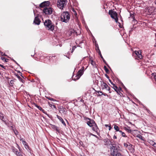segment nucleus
<instances>
[{"label":"nucleus","mask_w":156,"mask_h":156,"mask_svg":"<svg viewBox=\"0 0 156 156\" xmlns=\"http://www.w3.org/2000/svg\"><path fill=\"white\" fill-rule=\"evenodd\" d=\"M104 141L105 145L111 144L112 145L110 149L112 156H123L122 155L120 152L118 151V148L115 146H114L113 144V140L112 139L110 140L107 138L105 139Z\"/></svg>","instance_id":"nucleus-1"},{"label":"nucleus","mask_w":156,"mask_h":156,"mask_svg":"<svg viewBox=\"0 0 156 156\" xmlns=\"http://www.w3.org/2000/svg\"><path fill=\"white\" fill-rule=\"evenodd\" d=\"M70 19V15L69 12L64 11L61 16V21L66 23L68 22Z\"/></svg>","instance_id":"nucleus-2"},{"label":"nucleus","mask_w":156,"mask_h":156,"mask_svg":"<svg viewBox=\"0 0 156 156\" xmlns=\"http://www.w3.org/2000/svg\"><path fill=\"white\" fill-rule=\"evenodd\" d=\"M101 86L100 89L102 90L104 92L106 93H110L111 91L110 90V87L105 82H101Z\"/></svg>","instance_id":"nucleus-3"},{"label":"nucleus","mask_w":156,"mask_h":156,"mask_svg":"<svg viewBox=\"0 0 156 156\" xmlns=\"http://www.w3.org/2000/svg\"><path fill=\"white\" fill-rule=\"evenodd\" d=\"M44 25L47 29L53 31L54 29L55 26L52 24L51 21L49 20H45L44 22Z\"/></svg>","instance_id":"nucleus-4"},{"label":"nucleus","mask_w":156,"mask_h":156,"mask_svg":"<svg viewBox=\"0 0 156 156\" xmlns=\"http://www.w3.org/2000/svg\"><path fill=\"white\" fill-rule=\"evenodd\" d=\"M67 0H58L57 2L58 7L60 9H62L67 4Z\"/></svg>","instance_id":"nucleus-5"},{"label":"nucleus","mask_w":156,"mask_h":156,"mask_svg":"<svg viewBox=\"0 0 156 156\" xmlns=\"http://www.w3.org/2000/svg\"><path fill=\"white\" fill-rule=\"evenodd\" d=\"M108 13L110 15L111 18L114 19L115 22L117 23L118 21V19L117 17V12L111 9L109 10Z\"/></svg>","instance_id":"nucleus-6"},{"label":"nucleus","mask_w":156,"mask_h":156,"mask_svg":"<svg viewBox=\"0 0 156 156\" xmlns=\"http://www.w3.org/2000/svg\"><path fill=\"white\" fill-rule=\"evenodd\" d=\"M85 119L86 121L87 125L90 127L93 126L95 124V122L93 119L87 117H85Z\"/></svg>","instance_id":"nucleus-7"},{"label":"nucleus","mask_w":156,"mask_h":156,"mask_svg":"<svg viewBox=\"0 0 156 156\" xmlns=\"http://www.w3.org/2000/svg\"><path fill=\"white\" fill-rule=\"evenodd\" d=\"M53 11V9L51 7H45L43 10V12L46 15H50L51 14Z\"/></svg>","instance_id":"nucleus-8"},{"label":"nucleus","mask_w":156,"mask_h":156,"mask_svg":"<svg viewBox=\"0 0 156 156\" xmlns=\"http://www.w3.org/2000/svg\"><path fill=\"white\" fill-rule=\"evenodd\" d=\"M112 87L114 89L115 91L118 94L120 95L121 96V95H123L122 93H121V92L122 91V88L119 87H118L115 84H113V86Z\"/></svg>","instance_id":"nucleus-9"},{"label":"nucleus","mask_w":156,"mask_h":156,"mask_svg":"<svg viewBox=\"0 0 156 156\" xmlns=\"http://www.w3.org/2000/svg\"><path fill=\"white\" fill-rule=\"evenodd\" d=\"M84 67L83 66L82 68L79 70L76 74V77H77V78H80L83 74L84 71Z\"/></svg>","instance_id":"nucleus-10"},{"label":"nucleus","mask_w":156,"mask_h":156,"mask_svg":"<svg viewBox=\"0 0 156 156\" xmlns=\"http://www.w3.org/2000/svg\"><path fill=\"white\" fill-rule=\"evenodd\" d=\"M34 105L39 110L42 111L44 113L46 114V115H47L49 116V114H47L46 112L44 111V109H43L41 107L38 105L37 104L35 103L34 104Z\"/></svg>","instance_id":"nucleus-11"},{"label":"nucleus","mask_w":156,"mask_h":156,"mask_svg":"<svg viewBox=\"0 0 156 156\" xmlns=\"http://www.w3.org/2000/svg\"><path fill=\"white\" fill-rule=\"evenodd\" d=\"M50 2L49 1H45L40 4L39 6L41 8H42L46 6L49 5Z\"/></svg>","instance_id":"nucleus-12"},{"label":"nucleus","mask_w":156,"mask_h":156,"mask_svg":"<svg viewBox=\"0 0 156 156\" xmlns=\"http://www.w3.org/2000/svg\"><path fill=\"white\" fill-rule=\"evenodd\" d=\"M41 22V20L37 16L35 17L34 21V23L35 24L39 25L40 24Z\"/></svg>","instance_id":"nucleus-13"},{"label":"nucleus","mask_w":156,"mask_h":156,"mask_svg":"<svg viewBox=\"0 0 156 156\" xmlns=\"http://www.w3.org/2000/svg\"><path fill=\"white\" fill-rule=\"evenodd\" d=\"M51 126L52 129L56 130L58 133H60V131L58 127H57L55 125L52 124L51 125Z\"/></svg>","instance_id":"nucleus-14"},{"label":"nucleus","mask_w":156,"mask_h":156,"mask_svg":"<svg viewBox=\"0 0 156 156\" xmlns=\"http://www.w3.org/2000/svg\"><path fill=\"white\" fill-rule=\"evenodd\" d=\"M98 50L99 51L98 54L100 55L101 58L102 59V60H103V62L107 65V66H108V67H109V66L107 63L106 61L104 59V58H103V56H102L101 53V52L100 51V50L99 49V47H98Z\"/></svg>","instance_id":"nucleus-15"},{"label":"nucleus","mask_w":156,"mask_h":156,"mask_svg":"<svg viewBox=\"0 0 156 156\" xmlns=\"http://www.w3.org/2000/svg\"><path fill=\"white\" fill-rule=\"evenodd\" d=\"M135 53L137 56H138V57L139 58L141 59L142 58L143 56L141 54V52H140L139 51H135Z\"/></svg>","instance_id":"nucleus-16"},{"label":"nucleus","mask_w":156,"mask_h":156,"mask_svg":"<svg viewBox=\"0 0 156 156\" xmlns=\"http://www.w3.org/2000/svg\"><path fill=\"white\" fill-rule=\"evenodd\" d=\"M57 117L58 119L60 120V121L62 123L63 125H64L65 126H66V124L65 122L63 120V119L61 117L58 116V115H57Z\"/></svg>","instance_id":"nucleus-17"},{"label":"nucleus","mask_w":156,"mask_h":156,"mask_svg":"<svg viewBox=\"0 0 156 156\" xmlns=\"http://www.w3.org/2000/svg\"><path fill=\"white\" fill-rule=\"evenodd\" d=\"M3 121L5 123V125L9 126L10 125H12V122L11 121H9V122L6 121L5 120H3Z\"/></svg>","instance_id":"nucleus-18"},{"label":"nucleus","mask_w":156,"mask_h":156,"mask_svg":"<svg viewBox=\"0 0 156 156\" xmlns=\"http://www.w3.org/2000/svg\"><path fill=\"white\" fill-rule=\"evenodd\" d=\"M20 141H22V142L23 143V144L24 145H25V146L26 147H28L29 146H28L27 144V143L26 142V141L25 140H23V139L22 138H21V136H20Z\"/></svg>","instance_id":"nucleus-19"},{"label":"nucleus","mask_w":156,"mask_h":156,"mask_svg":"<svg viewBox=\"0 0 156 156\" xmlns=\"http://www.w3.org/2000/svg\"><path fill=\"white\" fill-rule=\"evenodd\" d=\"M133 146L130 143H129L128 146L127 148L129 150L133 151Z\"/></svg>","instance_id":"nucleus-20"},{"label":"nucleus","mask_w":156,"mask_h":156,"mask_svg":"<svg viewBox=\"0 0 156 156\" xmlns=\"http://www.w3.org/2000/svg\"><path fill=\"white\" fill-rule=\"evenodd\" d=\"M92 127H93L92 128V129L93 131H97L98 128L96 123H95V124H94V126H93Z\"/></svg>","instance_id":"nucleus-21"},{"label":"nucleus","mask_w":156,"mask_h":156,"mask_svg":"<svg viewBox=\"0 0 156 156\" xmlns=\"http://www.w3.org/2000/svg\"><path fill=\"white\" fill-rule=\"evenodd\" d=\"M114 80L117 83H118L120 84L122 86H124L123 84L119 79H114Z\"/></svg>","instance_id":"nucleus-22"},{"label":"nucleus","mask_w":156,"mask_h":156,"mask_svg":"<svg viewBox=\"0 0 156 156\" xmlns=\"http://www.w3.org/2000/svg\"><path fill=\"white\" fill-rule=\"evenodd\" d=\"M60 111L65 114H66L67 112L66 109L65 108H60Z\"/></svg>","instance_id":"nucleus-23"},{"label":"nucleus","mask_w":156,"mask_h":156,"mask_svg":"<svg viewBox=\"0 0 156 156\" xmlns=\"http://www.w3.org/2000/svg\"><path fill=\"white\" fill-rule=\"evenodd\" d=\"M97 92L98 93H101V94H99V96H100L102 95H103L105 96H108L107 94L106 93H104V92H103L101 91H97Z\"/></svg>","instance_id":"nucleus-24"},{"label":"nucleus","mask_w":156,"mask_h":156,"mask_svg":"<svg viewBox=\"0 0 156 156\" xmlns=\"http://www.w3.org/2000/svg\"><path fill=\"white\" fill-rule=\"evenodd\" d=\"M101 79V80L100 81H98V80H95V84L97 85L98 86H99L100 85L101 86V83L100 82H103V81H102V79Z\"/></svg>","instance_id":"nucleus-25"},{"label":"nucleus","mask_w":156,"mask_h":156,"mask_svg":"<svg viewBox=\"0 0 156 156\" xmlns=\"http://www.w3.org/2000/svg\"><path fill=\"white\" fill-rule=\"evenodd\" d=\"M136 137H137L139 138L140 139H141V140H143L144 141H145V140H144V138L143 136H141V135H140V134H138L136 136Z\"/></svg>","instance_id":"nucleus-26"},{"label":"nucleus","mask_w":156,"mask_h":156,"mask_svg":"<svg viewBox=\"0 0 156 156\" xmlns=\"http://www.w3.org/2000/svg\"><path fill=\"white\" fill-rule=\"evenodd\" d=\"M12 150L16 155L18 153H19L18 150L14 147H13Z\"/></svg>","instance_id":"nucleus-27"},{"label":"nucleus","mask_w":156,"mask_h":156,"mask_svg":"<svg viewBox=\"0 0 156 156\" xmlns=\"http://www.w3.org/2000/svg\"><path fill=\"white\" fill-rule=\"evenodd\" d=\"M114 128L116 131H119V127L116 125H115Z\"/></svg>","instance_id":"nucleus-28"},{"label":"nucleus","mask_w":156,"mask_h":156,"mask_svg":"<svg viewBox=\"0 0 156 156\" xmlns=\"http://www.w3.org/2000/svg\"><path fill=\"white\" fill-rule=\"evenodd\" d=\"M14 80H11L9 83V85L11 86H13L14 84Z\"/></svg>","instance_id":"nucleus-29"},{"label":"nucleus","mask_w":156,"mask_h":156,"mask_svg":"<svg viewBox=\"0 0 156 156\" xmlns=\"http://www.w3.org/2000/svg\"><path fill=\"white\" fill-rule=\"evenodd\" d=\"M129 143V142H128L127 143H124L123 145L126 148H127L128 146Z\"/></svg>","instance_id":"nucleus-30"},{"label":"nucleus","mask_w":156,"mask_h":156,"mask_svg":"<svg viewBox=\"0 0 156 156\" xmlns=\"http://www.w3.org/2000/svg\"><path fill=\"white\" fill-rule=\"evenodd\" d=\"M104 69L106 72L107 73H108L109 72V70L105 66H104Z\"/></svg>","instance_id":"nucleus-31"},{"label":"nucleus","mask_w":156,"mask_h":156,"mask_svg":"<svg viewBox=\"0 0 156 156\" xmlns=\"http://www.w3.org/2000/svg\"><path fill=\"white\" fill-rule=\"evenodd\" d=\"M91 64L93 66L95 65V63L93 60H91L90 62Z\"/></svg>","instance_id":"nucleus-32"},{"label":"nucleus","mask_w":156,"mask_h":156,"mask_svg":"<svg viewBox=\"0 0 156 156\" xmlns=\"http://www.w3.org/2000/svg\"><path fill=\"white\" fill-rule=\"evenodd\" d=\"M28 79V80L30 81V82H35V81L34 79Z\"/></svg>","instance_id":"nucleus-33"},{"label":"nucleus","mask_w":156,"mask_h":156,"mask_svg":"<svg viewBox=\"0 0 156 156\" xmlns=\"http://www.w3.org/2000/svg\"><path fill=\"white\" fill-rule=\"evenodd\" d=\"M151 75L152 76V77H153V78H155L156 77V73H152Z\"/></svg>","instance_id":"nucleus-34"},{"label":"nucleus","mask_w":156,"mask_h":156,"mask_svg":"<svg viewBox=\"0 0 156 156\" xmlns=\"http://www.w3.org/2000/svg\"><path fill=\"white\" fill-rule=\"evenodd\" d=\"M130 16L133 19V20H135V21H136V22H137V21L135 19V17H134V15L133 14H130Z\"/></svg>","instance_id":"nucleus-35"},{"label":"nucleus","mask_w":156,"mask_h":156,"mask_svg":"<svg viewBox=\"0 0 156 156\" xmlns=\"http://www.w3.org/2000/svg\"><path fill=\"white\" fill-rule=\"evenodd\" d=\"M121 134H122V135L123 137H127V136L126 135V134L122 132L121 133Z\"/></svg>","instance_id":"nucleus-36"},{"label":"nucleus","mask_w":156,"mask_h":156,"mask_svg":"<svg viewBox=\"0 0 156 156\" xmlns=\"http://www.w3.org/2000/svg\"><path fill=\"white\" fill-rule=\"evenodd\" d=\"M76 48V47L75 46L73 47L71 51V53H72L74 51V50Z\"/></svg>","instance_id":"nucleus-37"},{"label":"nucleus","mask_w":156,"mask_h":156,"mask_svg":"<svg viewBox=\"0 0 156 156\" xmlns=\"http://www.w3.org/2000/svg\"><path fill=\"white\" fill-rule=\"evenodd\" d=\"M149 143H150V144L151 145H152V146L153 145L154 143H155V142L152 140L150 141L149 142Z\"/></svg>","instance_id":"nucleus-38"},{"label":"nucleus","mask_w":156,"mask_h":156,"mask_svg":"<svg viewBox=\"0 0 156 156\" xmlns=\"http://www.w3.org/2000/svg\"><path fill=\"white\" fill-rule=\"evenodd\" d=\"M126 132L128 133H131L132 130L130 129H128Z\"/></svg>","instance_id":"nucleus-39"},{"label":"nucleus","mask_w":156,"mask_h":156,"mask_svg":"<svg viewBox=\"0 0 156 156\" xmlns=\"http://www.w3.org/2000/svg\"><path fill=\"white\" fill-rule=\"evenodd\" d=\"M19 75H20L23 77V78H24V77L23 76L22 74L19 71Z\"/></svg>","instance_id":"nucleus-40"},{"label":"nucleus","mask_w":156,"mask_h":156,"mask_svg":"<svg viewBox=\"0 0 156 156\" xmlns=\"http://www.w3.org/2000/svg\"><path fill=\"white\" fill-rule=\"evenodd\" d=\"M133 28H132L129 31V34H130V33L131 34V32L133 31Z\"/></svg>","instance_id":"nucleus-41"},{"label":"nucleus","mask_w":156,"mask_h":156,"mask_svg":"<svg viewBox=\"0 0 156 156\" xmlns=\"http://www.w3.org/2000/svg\"><path fill=\"white\" fill-rule=\"evenodd\" d=\"M67 54L68 55V56H67V55H66V57H67L68 58H70L68 56L69 55H70V53L69 52V51H68L67 53Z\"/></svg>","instance_id":"nucleus-42"},{"label":"nucleus","mask_w":156,"mask_h":156,"mask_svg":"<svg viewBox=\"0 0 156 156\" xmlns=\"http://www.w3.org/2000/svg\"><path fill=\"white\" fill-rule=\"evenodd\" d=\"M20 81H21L22 83H23L24 82V80L23 79H19Z\"/></svg>","instance_id":"nucleus-43"},{"label":"nucleus","mask_w":156,"mask_h":156,"mask_svg":"<svg viewBox=\"0 0 156 156\" xmlns=\"http://www.w3.org/2000/svg\"><path fill=\"white\" fill-rule=\"evenodd\" d=\"M3 116V114L0 112V119Z\"/></svg>","instance_id":"nucleus-44"},{"label":"nucleus","mask_w":156,"mask_h":156,"mask_svg":"<svg viewBox=\"0 0 156 156\" xmlns=\"http://www.w3.org/2000/svg\"><path fill=\"white\" fill-rule=\"evenodd\" d=\"M48 99L50 100L51 101H55V100L53 98H48Z\"/></svg>","instance_id":"nucleus-45"},{"label":"nucleus","mask_w":156,"mask_h":156,"mask_svg":"<svg viewBox=\"0 0 156 156\" xmlns=\"http://www.w3.org/2000/svg\"><path fill=\"white\" fill-rule=\"evenodd\" d=\"M109 79V81L110 83H111V84L113 86V84H115V83H113L110 80V79Z\"/></svg>","instance_id":"nucleus-46"},{"label":"nucleus","mask_w":156,"mask_h":156,"mask_svg":"<svg viewBox=\"0 0 156 156\" xmlns=\"http://www.w3.org/2000/svg\"><path fill=\"white\" fill-rule=\"evenodd\" d=\"M16 76L17 77V78H21L19 76V74H15Z\"/></svg>","instance_id":"nucleus-47"},{"label":"nucleus","mask_w":156,"mask_h":156,"mask_svg":"<svg viewBox=\"0 0 156 156\" xmlns=\"http://www.w3.org/2000/svg\"><path fill=\"white\" fill-rule=\"evenodd\" d=\"M17 155L18 156H23V155H22V154H20V153H19V152L17 154Z\"/></svg>","instance_id":"nucleus-48"},{"label":"nucleus","mask_w":156,"mask_h":156,"mask_svg":"<svg viewBox=\"0 0 156 156\" xmlns=\"http://www.w3.org/2000/svg\"><path fill=\"white\" fill-rule=\"evenodd\" d=\"M0 66L3 68H4L5 69V66H3V65H1V64H0Z\"/></svg>","instance_id":"nucleus-49"},{"label":"nucleus","mask_w":156,"mask_h":156,"mask_svg":"<svg viewBox=\"0 0 156 156\" xmlns=\"http://www.w3.org/2000/svg\"><path fill=\"white\" fill-rule=\"evenodd\" d=\"M98 44H96V50H97V49H98V52H99V51L98 50Z\"/></svg>","instance_id":"nucleus-50"},{"label":"nucleus","mask_w":156,"mask_h":156,"mask_svg":"<svg viewBox=\"0 0 156 156\" xmlns=\"http://www.w3.org/2000/svg\"><path fill=\"white\" fill-rule=\"evenodd\" d=\"M1 120H2V121H3V120H5V119H4V117L3 116L0 119Z\"/></svg>","instance_id":"nucleus-51"},{"label":"nucleus","mask_w":156,"mask_h":156,"mask_svg":"<svg viewBox=\"0 0 156 156\" xmlns=\"http://www.w3.org/2000/svg\"><path fill=\"white\" fill-rule=\"evenodd\" d=\"M153 146L154 147L156 148V143H154V145Z\"/></svg>","instance_id":"nucleus-52"},{"label":"nucleus","mask_w":156,"mask_h":156,"mask_svg":"<svg viewBox=\"0 0 156 156\" xmlns=\"http://www.w3.org/2000/svg\"><path fill=\"white\" fill-rule=\"evenodd\" d=\"M14 133H15V134L16 135L18 134V131H16V132H14Z\"/></svg>","instance_id":"nucleus-53"},{"label":"nucleus","mask_w":156,"mask_h":156,"mask_svg":"<svg viewBox=\"0 0 156 156\" xmlns=\"http://www.w3.org/2000/svg\"><path fill=\"white\" fill-rule=\"evenodd\" d=\"M113 139H117V136H116L114 135L113 136Z\"/></svg>","instance_id":"nucleus-54"},{"label":"nucleus","mask_w":156,"mask_h":156,"mask_svg":"<svg viewBox=\"0 0 156 156\" xmlns=\"http://www.w3.org/2000/svg\"><path fill=\"white\" fill-rule=\"evenodd\" d=\"M72 79V80H73L75 81H76L78 79Z\"/></svg>","instance_id":"nucleus-55"},{"label":"nucleus","mask_w":156,"mask_h":156,"mask_svg":"<svg viewBox=\"0 0 156 156\" xmlns=\"http://www.w3.org/2000/svg\"><path fill=\"white\" fill-rule=\"evenodd\" d=\"M108 127H109V130H110L112 128L111 127V125H110Z\"/></svg>","instance_id":"nucleus-56"},{"label":"nucleus","mask_w":156,"mask_h":156,"mask_svg":"<svg viewBox=\"0 0 156 156\" xmlns=\"http://www.w3.org/2000/svg\"><path fill=\"white\" fill-rule=\"evenodd\" d=\"M105 127H109V126H108V125H107V124H105Z\"/></svg>","instance_id":"nucleus-57"},{"label":"nucleus","mask_w":156,"mask_h":156,"mask_svg":"<svg viewBox=\"0 0 156 156\" xmlns=\"http://www.w3.org/2000/svg\"><path fill=\"white\" fill-rule=\"evenodd\" d=\"M2 56H6L5 54V53L3 54V52H2Z\"/></svg>","instance_id":"nucleus-58"},{"label":"nucleus","mask_w":156,"mask_h":156,"mask_svg":"<svg viewBox=\"0 0 156 156\" xmlns=\"http://www.w3.org/2000/svg\"><path fill=\"white\" fill-rule=\"evenodd\" d=\"M1 58L2 60H5V58H4V57H1Z\"/></svg>","instance_id":"nucleus-59"},{"label":"nucleus","mask_w":156,"mask_h":156,"mask_svg":"<svg viewBox=\"0 0 156 156\" xmlns=\"http://www.w3.org/2000/svg\"><path fill=\"white\" fill-rule=\"evenodd\" d=\"M14 62H15L18 66H20L14 60H13Z\"/></svg>","instance_id":"nucleus-60"},{"label":"nucleus","mask_w":156,"mask_h":156,"mask_svg":"<svg viewBox=\"0 0 156 156\" xmlns=\"http://www.w3.org/2000/svg\"><path fill=\"white\" fill-rule=\"evenodd\" d=\"M124 129H125V130L126 131H127V130H128V129L127 128H126V127H125L124 128Z\"/></svg>","instance_id":"nucleus-61"},{"label":"nucleus","mask_w":156,"mask_h":156,"mask_svg":"<svg viewBox=\"0 0 156 156\" xmlns=\"http://www.w3.org/2000/svg\"><path fill=\"white\" fill-rule=\"evenodd\" d=\"M83 40H82V41H81L80 42L79 44H81V43H83Z\"/></svg>","instance_id":"nucleus-62"},{"label":"nucleus","mask_w":156,"mask_h":156,"mask_svg":"<svg viewBox=\"0 0 156 156\" xmlns=\"http://www.w3.org/2000/svg\"><path fill=\"white\" fill-rule=\"evenodd\" d=\"M105 76L107 78H109V77L107 74H105Z\"/></svg>","instance_id":"nucleus-63"},{"label":"nucleus","mask_w":156,"mask_h":156,"mask_svg":"<svg viewBox=\"0 0 156 156\" xmlns=\"http://www.w3.org/2000/svg\"><path fill=\"white\" fill-rule=\"evenodd\" d=\"M10 127L11 128L13 129V126H12V125H10Z\"/></svg>","instance_id":"nucleus-64"}]
</instances>
